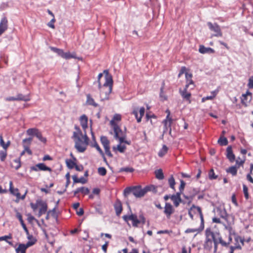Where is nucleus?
<instances>
[{
	"label": "nucleus",
	"mask_w": 253,
	"mask_h": 253,
	"mask_svg": "<svg viewBox=\"0 0 253 253\" xmlns=\"http://www.w3.org/2000/svg\"><path fill=\"white\" fill-rule=\"evenodd\" d=\"M208 25L209 27V29L211 31H212L215 33L214 34L212 35L211 36V37H212L213 36L216 37H222V34L220 28L218 25H217L216 23L212 24L211 22H208Z\"/></svg>",
	"instance_id": "5"
},
{
	"label": "nucleus",
	"mask_w": 253,
	"mask_h": 253,
	"mask_svg": "<svg viewBox=\"0 0 253 253\" xmlns=\"http://www.w3.org/2000/svg\"><path fill=\"white\" fill-rule=\"evenodd\" d=\"M88 137L86 135V132H85L84 134V139L75 140V148L80 152H84L86 149V147L88 144Z\"/></svg>",
	"instance_id": "4"
},
{
	"label": "nucleus",
	"mask_w": 253,
	"mask_h": 253,
	"mask_svg": "<svg viewBox=\"0 0 253 253\" xmlns=\"http://www.w3.org/2000/svg\"><path fill=\"white\" fill-rule=\"evenodd\" d=\"M94 147L96 148V149L97 150V151L99 152V153L102 155H103L104 154H103V152L102 151V150H101V149L100 148V147L99 146V145L97 144V143H95V145H94Z\"/></svg>",
	"instance_id": "58"
},
{
	"label": "nucleus",
	"mask_w": 253,
	"mask_h": 253,
	"mask_svg": "<svg viewBox=\"0 0 253 253\" xmlns=\"http://www.w3.org/2000/svg\"><path fill=\"white\" fill-rule=\"evenodd\" d=\"M105 75V82L103 85L99 87L100 88V99L101 101L109 99V96L112 90L113 80L112 76L108 74L107 70H104Z\"/></svg>",
	"instance_id": "1"
},
{
	"label": "nucleus",
	"mask_w": 253,
	"mask_h": 253,
	"mask_svg": "<svg viewBox=\"0 0 253 253\" xmlns=\"http://www.w3.org/2000/svg\"><path fill=\"white\" fill-rule=\"evenodd\" d=\"M252 99V93L247 91L246 94H243L241 97L242 103L247 106Z\"/></svg>",
	"instance_id": "11"
},
{
	"label": "nucleus",
	"mask_w": 253,
	"mask_h": 253,
	"mask_svg": "<svg viewBox=\"0 0 253 253\" xmlns=\"http://www.w3.org/2000/svg\"><path fill=\"white\" fill-rule=\"evenodd\" d=\"M220 215L222 218L224 219L227 222H230V223H231V219L233 218L231 215L227 214L225 209L220 210Z\"/></svg>",
	"instance_id": "21"
},
{
	"label": "nucleus",
	"mask_w": 253,
	"mask_h": 253,
	"mask_svg": "<svg viewBox=\"0 0 253 253\" xmlns=\"http://www.w3.org/2000/svg\"><path fill=\"white\" fill-rule=\"evenodd\" d=\"M192 74L191 73H185V79L186 81V84L185 85L186 88H188L190 85L192 86L191 88H193L194 87V84L192 80Z\"/></svg>",
	"instance_id": "16"
},
{
	"label": "nucleus",
	"mask_w": 253,
	"mask_h": 253,
	"mask_svg": "<svg viewBox=\"0 0 253 253\" xmlns=\"http://www.w3.org/2000/svg\"><path fill=\"white\" fill-rule=\"evenodd\" d=\"M9 142L7 144H5L2 136L0 135V145L3 148V149H6V148L9 146Z\"/></svg>",
	"instance_id": "41"
},
{
	"label": "nucleus",
	"mask_w": 253,
	"mask_h": 253,
	"mask_svg": "<svg viewBox=\"0 0 253 253\" xmlns=\"http://www.w3.org/2000/svg\"><path fill=\"white\" fill-rule=\"evenodd\" d=\"M16 98H17L18 101H28L30 100V97L29 96L27 95H24L22 94H19L16 96Z\"/></svg>",
	"instance_id": "31"
},
{
	"label": "nucleus",
	"mask_w": 253,
	"mask_h": 253,
	"mask_svg": "<svg viewBox=\"0 0 253 253\" xmlns=\"http://www.w3.org/2000/svg\"><path fill=\"white\" fill-rule=\"evenodd\" d=\"M138 220L140 221V223H142L143 224L145 222V218L142 214L139 215Z\"/></svg>",
	"instance_id": "57"
},
{
	"label": "nucleus",
	"mask_w": 253,
	"mask_h": 253,
	"mask_svg": "<svg viewBox=\"0 0 253 253\" xmlns=\"http://www.w3.org/2000/svg\"><path fill=\"white\" fill-rule=\"evenodd\" d=\"M155 175L158 179H163L164 178V174L162 170L160 169L155 171Z\"/></svg>",
	"instance_id": "35"
},
{
	"label": "nucleus",
	"mask_w": 253,
	"mask_h": 253,
	"mask_svg": "<svg viewBox=\"0 0 253 253\" xmlns=\"http://www.w3.org/2000/svg\"><path fill=\"white\" fill-rule=\"evenodd\" d=\"M133 187H128L125 189L124 190V195L125 196H127L130 193H132L133 194Z\"/></svg>",
	"instance_id": "42"
},
{
	"label": "nucleus",
	"mask_w": 253,
	"mask_h": 253,
	"mask_svg": "<svg viewBox=\"0 0 253 253\" xmlns=\"http://www.w3.org/2000/svg\"><path fill=\"white\" fill-rule=\"evenodd\" d=\"M121 120V115L119 114H116L114 115V117H113V119L111 120V121H114V122H115V121H120Z\"/></svg>",
	"instance_id": "48"
},
{
	"label": "nucleus",
	"mask_w": 253,
	"mask_h": 253,
	"mask_svg": "<svg viewBox=\"0 0 253 253\" xmlns=\"http://www.w3.org/2000/svg\"><path fill=\"white\" fill-rule=\"evenodd\" d=\"M211 93L212 94V95L207 96L206 97H203L202 98V102H204V101H205L207 100H212V99H213L214 98V97L215 96V95L216 94V93L215 92V91H214V92H212Z\"/></svg>",
	"instance_id": "40"
},
{
	"label": "nucleus",
	"mask_w": 253,
	"mask_h": 253,
	"mask_svg": "<svg viewBox=\"0 0 253 253\" xmlns=\"http://www.w3.org/2000/svg\"><path fill=\"white\" fill-rule=\"evenodd\" d=\"M8 21L6 17L1 19L0 22V36L7 29Z\"/></svg>",
	"instance_id": "15"
},
{
	"label": "nucleus",
	"mask_w": 253,
	"mask_h": 253,
	"mask_svg": "<svg viewBox=\"0 0 253 253\" xmlns=\"http://www.w3.org/2000/svg\"><path fill=\"white\" fill-rule=\"evenodd\" d=\"M5 100L6 101H18V99H17V98H16V97H7Z\"/></svg>",
	"instance_id": "62"
},
{
	"label": "nucleus",
	"mask_w": 253,
	"mask_h": 253,
	"mask_svg": "<svg viewBox=\"0 0 253 253\" xmlns=\"http://www.w3.org/2000/svg\"><path fill=\"white\" fill-rule=\"evenodd\" d=\"M86 98V103L87 104L93 106L95 107L98 106V104L95 102L93 98L91 97L90 94H87Z\"/></svg>",
	"instance_id": "26"
},
{
	"label": "nucleus",
	"mask_w": 253,
	"mask_h": 253,
	"mask_svg": "<svg viewBox=\"0 0 253 253\" xmlns=\"http://www.w3.org/2000/svg\"><path fill=\"white\" fill-rule=\"evenodd\" d=\"M244 163V161H242V160L239 161L238 160H236V166H237V168H238L240 166L243 165Z\"/></svg>",
	"instance_id": "61"
},
{
	"label": "nucleus",
	"mask_w": 253,
	"mask_h": 253,
	"mask_svg": "<svg viewBox=\"0 0 253 253\" xmlns=\"http://www.w3.org/2000/svg\"><path fill=\"white\" fill-rule=\"evenodd\" d=\"M50 48L52 51L56 53L60 56H62L63 52V50L62 49L57 48L54 47H50Z\"/></svg>",
	"instance_id": "36"
},
{
	"label": "nucleus",
	"mask_w": 253,
	"mask_h": 253,
	"mask_svg": "<svg viewBox=\"0 0 253 253\" xmlns=\"http://www.w3.org/2000/svg\"><path fill=\"white\" fill-rule=\"evenodd\" d=\"M6 152L5 151H1L0 152V158L1 161H4L6 157Z\"/></svg>",
	"instance_id": "49"
},
{
	"label": "nucleus",
	"mask_w": 253,
	"mask_h": 253,
	"mask_svg": "<svg viewBox=\"0 0 253 253\" xmlns=\"http://www.w3.org/2000/svg\"><path fill=\"white\" fill-rule=\"evenodd\" d=\"M133 171V169L132 168H128V167L122 168L119 170V172L125 171V172H131Z\"/></svg>",
	"instance_id": "46"
},
{
	"label": "nucleus",
	"mask_w": 253,
	"mask_h": 253,
	"mask_svg": "<svg viewBox=\"0 0 253 253\" xmlns=\"http://www.w3.org/2000/svg\"><path fill=\"white\" fill-rule=\"evenodd\" d=\"M237 167L236 166L229 167L226 169V172L231 173L232 175L235 176L237 174Z\"/></svg>",
	"instance_id": "28"
},
{
	"label": "nucleus",
	"mask_w": 253,
	"mask_h": 253,
	"mask_svg": "<svg viewBox=\"0 0 253 253\" xmlns=\"http://www.w3.org/2000/svg\"><path fill=\"white\" fill-rule=\"evenodd\" d=\"M123 219L126 222H128L129 220L132 221V225L134 227H137L138 224L140 223L137 216L136 214L131 213L130 215H125L123 217Z\"/></svg>",
	"instance_id": "8"
},
{
	"label": "nucleus",
	"mask_w": 253,
	"mask_h": 253,
	"mask_svg": "<svg viewBox=\"0 0 253 253\" xmlns=\"http://www.w3.org/2000/svg\"><path fill=\"white\" fill-rule=\"evenodd\" d=\"M11 237L10 236H4L0 237V241H5L9 245H12V243L11 242L8 241L7 240L8 239H11Z\"/></svg>",
	"instance_id": "47"
},
{
	"label": "nucleus",
	"mask_w": 253,
	"mask_h": 253,
	"mask_svg": "<svg viewBox=\"0 0 253 253\" xmlns=\"http://www.w3.org/2000/svg\"><path fill=\"white\" fill-rule=\"evenodd\" d=\"M186 73H187L186 72V68L185 67H182L180 70L178 77H180L182 74H185Z\"/></svg>",
	"instance_id": "54"
},
{
	"label": "nucleus",
	"mask_w": 253,
	"mask_h": 253,
	"mask_svg": "<svg viewBox=\"0 0 253 253\" xmlns=\"http://www.w3.org/2000/svg\"><path fill=\"white\" fill-rule=\"evenodd\" d=\"M81 192L84 194H88L89 192V190L88 188L84 187H81Z\"/></svg>",
	"instance_id": "50"
},
{
	"label": "nucleus",
	"mask_w": 253,
	"mask_h": 253,
	"mask_svg": "<svg viewBox=\"0 0 253 253\" xmlns=\"http://www.w3.org/2000/svg\"><path fill=\"white\" fill-rule=\"evenodd\" d=\"M199 231H200V230H199L198 229L188 228L185 230V232L186 233H193V232H198Z\"/></svg>",
	"instance_id": "53"
},
{
	"label": "nucleus",
	"mask_w": 253,
	"mask_h": 253,
	"mask_svg": "<svg viewBox=\"0 0 253 253\" xmlns=\"http://www.w3.org/2000/svg\"><path fill=\"white\" fill-rule=\"evenodd\" d=\"M171 200L175 207H178L180 203L181 202L180 198V193L177 192L176 194L173 195L170 197Z\"/></svg>",
	"instance_id": "17"
},
{
	"label": "nucleus",
	"mask_w": 253,
	"mask_h": 253,
	"mask_svg": "<svg viewBox=\"0 0 253 253\" xmlns=\"http://www.w3.org/2000/svg\"><path fill=\"white\" fill-rule=\"evenodd\" d=\"M27 133L29 135H35L36 136L39 140L43 143H45L46 139L45 137L42 136V134L38 129L36 128H29L27 130Z\"/></svg>",
	"instance_id": "6"
},
{
	"label": "nucleus",
	"mask_w": 253,
	"mask_h": 253,
	"mask_svg": "<svg viewBox=\"0 0 253 253\" xmlns=\"http://www.w3.org/2000/svg\"><path fill=\"white\" fill-rule=\"evenodd\" d=\"M167 113H168L166 119L163 121V123L164 124V126L165 127L164 131L167 130L169 128V131H171L170 125L172 122V119L169 117L170 112L169 110H167Z\"/></svg>",
	"instance_id": "12"
},
{
	"label": "nucleus",
	"mask_w": 253,
	"mask_h": 253,
	"mask_svg": "<svg viewBox=\"0 0 253 253\" xmlns=\"http://www.w3.org/2000/svg\"><path fill=\"white\" fill-rule=\"evenodd\" d=\"M66 163L67 167L69 169H73L76 165V164L71 160H67L66 161Z\"/></svg>",
	"instance_id": "38"
},
{
	"label": "nucleus",
	"mask_w": 253,
	"mask_h": 253,
	"mask_svg": "<svg viewBox=\"0 0 253 253\" xmlns=\"http://www.w3.org/2000/svg\"><path fill=\"white\" fill-rule=\"evenodd\" d=\"M169 186L172 189H174L175 180L173 177L171 175L169 179Z\"/></svg>",
	"instance_id": "39"
},
{
	"label": "nucleus",
	"mask_w": 253,
	"mask_h": 253,
	"mask_svg": "<svg viewBox=\"0 0 253 253\" xmlns=\"http://www.w3.org/2000/svg\"><path fill=\"white\" fill-rule=\"evenodd\" d=\"M243 192L246 199H248L249 194L248 192V187L245 185H243Z\"/></svg>",
	"instance_id": "52"
},
{
	"label": "nucleus",
	"mask_w": 253,
	"mask_h": 253,
	"mask_svg": "<svg viewBox=\"0 0 253 253\" xmlns=\"http://www.w3.org/2000/svg\"><path fill=\"white\" fill-rule=\"evenodd\" d=\"M98 172L100 175L104 176L106 174V169L103 167L99 168Z\"/></svg>",
	"instance_id": "44"
},
{
	"label": "nucleus",
	"mask_w": 253,
	"mask_h": 253,
	"mask_svg": "<svg viewBox=\"0 0 253 253\" xmlns=\"http://www.w3.org/2000/svg\"><path fill=\"white\" fill-rule=\"evenodd\" d=\"M100 140L104 149L110 147V142L106 136H101Z\"/></svg>",
	"instance_id": "27"
},
{
	"label": "nucleus",
	"mask_w": 253,
	"mask_h": 253,
	"mask_svg": "<svg viewBox=\"0 0 253 253\" xmlns=\"http://www.w3.org/2000/svg\"><path fill=\"white\" fill-rule=\"evenodd\" d=\"M37 203L40 207L38 213V216L40 217L42 214H44L46 212L47 205L45 202L41 200H37Z\"/></svg>",
	"instance_id": "9"
},
{
	"label": "nucleus",
	"mask_w": 253,
	"mask_h": 253,
	"mask_svg": "<svg viewBox=\"0 0 253 253\" xmlns=\"http://www.w3.org/2000/svg\"><path fill=\"white\" fill-rule=\"evenodd\" d=\"M114 208L116 214L119 216L122 211V206L121 202L120 201L116 202L114 205Z\"/></svg>",
	"instance_id": "24"
},
{
	"label": "nucleus",
	"mask_w": 253,
	"mask_h": 253,
	"mask_svg": "<svg viewBox=\"0 0 253 253\" xmlns=\"http://www.w3.org/2000/svg\"><path fill=\"white\" fill-rule=\"evenodd\" d=\"M121 143H120V144L118 145L116 147H113V150H118L121 153L124 152L125 150L126 149V147L125 145H121Z\"/></svg>",
	"instance_id": "34"
},
{
	"label": "nucleus",
	"mask_w": 253,
	"mask_h": 253,
	"mask_svg": "<svg viewBox=\"0 0 253 253\" xmlns=\"http://www.w3.org/2000/svg\"><path fill=\"white\" fill-rule=\"evenodd\" d=\"M173 212V210L172 206L171 204L166 203L165 207L164 213L166 214L167 217L169 218Z\"/></svg>",
	"instance_id": "18"
},
{
	"label": "nucleus",
	"mask_w": 253,
	"mask_h": 253,
	"mask_svg": "<svg viewBox=\"0 0 253 253\" xmlns=\"http://www.w3.org/2000/svg\"><path fill=\"white\" fill-rule=\"evenodd\" d=\"M145 190H146V193L148 191H152L153 192H156V187L154 185H150L149 186H146L145 188Z\"/></svg>",
	"instance_id": "43"
},
{
	"label": "nucleus",
	"mask_w": 253,
	"mask_h": 253,
	"mask_svg": "<svg viewBox=\"0 0 253 253\" xmlns=\"http://www.w3.org/2000/svg\"><path fill=\"white\" fill-rule=\"evenodd\" d=\"M139 115H140L139 117L138 116V109H134L132 112V114L134 115V116L137 120V122L138 123H140L141 122V118L144 115L145 108L144 107L140 108L139 110Z\"/></svg>",
	"instance_id": "13"
},
{
	"label": "nucleus",
	"mask_w": 253,
	"mask_h": 253,
	"mask_svg": "<svg viewBox=\"0 0 253 253\" xmlns=\"http://www.w3.org/2000/svg\"><path fill=\"white\" fill-rule=\"evenodd\" d=\"M145 194V188L142 189L140 186L133 187V195L136 197H143Z\"/></svg>",
	"instance_id": "10"
},
{
	"label": "nucleus",
	"mask_w": 253,
	"mask_h": 253,
	"mask_svg": "<svg viewBox=\"0 0 253 253\" xmlns=\"http://www.w3.org/2000/svg\"><path fill=\"white\" fill-rule=\"evenodd\" d=\"M31 208L33 209V210L34 211H35L36 210H37L38 207H39V206L37 202L36 204L31 203Z\"/></svg>",
	"instance_id": "63"
},
{
	"label": "nucleus",
	"mask_w": 253,
	"mask_h": 253,
	"mask_svg": "<svg viewBox=\"0 0 253 253\" xmlns=\"http://www.w3.org/2000/svg\"><path fill=\"white\" fill-rule=\"evenodd\" d=\"M248 86L250 88H253V79L250 78L249 80Z\"/></svg>",
	"instance_id": "64"
},
{
	"label": "nucleus",
	"mask_w": 253,
	"mask_h": 253,
	"mask_svg": "<svg viewBox=\"0 0 253 253\" xmlns=\"http://www.w3.org/2000/svg\"><path fill=\"white\" fill-rule=\"evenodd\" d=\"M12 182L10 181L9 182V191L10 193L13 195L16 196L17 198V202H18L20 200V193L18 191V189L17 188H13L12 187Z\"/></svg>",
	"instance_id": "22"
},
{
	"label": "nucleus",
	"mask_w": 253,
	"mask_h": 253,
	"mask_svg": "<svg viewBox=\"0 0 253 253\" xmlns=\"http://www.w3.org/2000/svg\"><path fill=\"white\" fill-rule=\"evenodd\" d=\"M108 244H109V242L106 241L105 242V244H104L102 246V250L104 251V252L105 253H106V252H107V247H108Z\"/></svg>",
	"instance_id": "56"
},
{
	"label": "nucleus",
	"mask_w": 253,
	"mask_h": 253,
	"mask_svg": "<svg viewBox=\"0 0 253 253\" xmlns=\"http://www.w3.org/2000/svg\"><path fill=\"white\" fill-rule=\"evenodd\" d=\"M206 239L204 244V248L208 251H211L212 248L213 242L214 243V253H216L217 250L218 242L215 238L214 233L210 230L206 231Z\"/></svg>",
	"instance_id": "2"
},
{
	"label": "nucleus",
	"mask_w": 253,
	"mask_h": 253,
	"mask_svg": "<svg viewBox=\"0 0 253 253\" xmlns=\"http://www.w3.org/2000/svg\"><path fill=\"white\" fill-rule=\"evenodd\" d=\"M209 177L210 179H215L217 178V176L215 175L213 169L210 170L209 173Z\"/></svg>",
	"instance_id": "45"
},
{
	"label": "nucleus",
	"mask_w": 253,
	"mask_h": 253,
	"mask_svg": "<svg viewBox=\"0 0 253 253\" xmlns=\"http://www.w3.org/2000/svg\"><path fill=\"white\" fill-rule=\"evenodd\" d=\"M185 182L183 180H181V181H180V187H179V190H180V192L179 193H181L182 192V191L183 190V189L184 188V187H185Z\"/></svg>",
	"instance_id": "55"
},
{
	"label": "nucleus",
	"mask_w": 253,
	"mask_h": 253,
	"mask_svg": "<svg viewBox=\"0 0 253 253\" xmlns=\"http://www.w3.org/2000/svg\"><path fill=\"white\" fill-rule=\"evenodd\" d=\"M187 88H186V87H185L183 90L180 89V93L183 98L189 100L191 96V93L187 91Z\"/></svg>",
	"instance_id": "25"
},
{
	"label": "nucleus",
	"mask_w": 253,
	"mask_h": 253,
	"mask_svg": "<svg viewBox=\"0 0 253 253\" xmlns=\"http://www.w3.org/2000/svg\"><path fill=\"white\" fill-rule=\"evenodd\" d=\"M87 182V180L84 178V177H82L79 178L78 183H81L82 184H84Z\"/></svg>",
	"instance_id": "59"
},
{
	"label": "nucleus",
	"mask_w": 253,
	"mask_h": 253,
	"mask_svg": "<svg viewBox=\"0 0 253 253\" xmlns=\"http://www.w3.org/2000/svg\"><path fill=\"white\" fill-rule=\"evenodd\" d=\"M110 124L113 128L115 133V138L116 139H118L120 143H125L126 144H129V142L128 141L125 140L126 137V132L123 131L117 124L115 122H114V121H111L110 122Z\"/></svg>",
	"instance_id": "3"
},
{
	"label": "nucleus",
	"mask_w": 253,
	"mask_h": 253,
	"mask_svg": "<svg viewBox=\"0 0 253 253\" xmlns=\"http://www.w3.org/2000/svg\"><path fill=\"white\" fill-rule=\"evenodd\" d=\"M168 150V147L165 145H164L162 148L159 151L158 155L161 157H163L167 153Z\"/></svg>",
	"instance_id": "33"
},
{
	"label": "nucleus",
	"mask_w": 253,
	"mask_h": 253,
	"mask_svg": "<svg viewBox=\"0 0 253 253\" xmlns=\"http://www.w3.org/2000/svg\"><path fill=\"white\" fill-rule=\"evenodd\" d=\"M80 122L81 125L84 130V134L86 132V129L87 128L88 118L85 115H83L80 117Z\"/></svg>",
	"instance_id": "14"
},
{
	"label": "nucleus",
	"mask_w": 253,
	"mask_h": 253,
	"mask_svg": "<svg viewBox=\"0 0 253 253\" xmlns=\"http://www.w3.org/2000/svg\"><path fill=\"white\" fill-rule=\"evenodd\" d=\"M233 220H234V218H233L231 219L230 223V222H227V223H228L227 225L224 224L225 229L226 230H227V231H228L230 235H231L232 233H234V231H233L232 227L231 226V225L232 223H233Z\"/></svg>",
	"instance_id": "30"
},
{
	"label": "nucleus",
	"mask_w": 253,
	"mask_h": 253,
	"mask_svg": "<svg viewBox=\"0 0 253 253\" xmlns=\"http://www.w3.org/2000/svg\"><path fill=\"white\" fill-rule=\"evenodd\" d=\"M35 241H28L26 244H19L15 249L16 253H26V250L34 245Z\"/></svg>",
	"instance_id": "7"
},
{
	"label": "nucleus",
	"mask_w": 253,
	"mask_h": 253,
	"mask_svg": "<svg viewBox=\"0 0 253 253\" xmlns=\"http://www.w3.org/2000/svg\"><path fill=\"white\" fill-rule=\"evenodd\" d=\"M226 157L230 162H233L235 161V157L233 153L232 148L228 146L226 149Z\"/></svg>",
	"instance_id": "20"
},
{
	"label": "nucleus",
	"mask_w": 253,
	"mask_h": 253,
	"mask_svg": "<svg viewBox=\"0 0 253 253\" xmlns=\"http://www.w3.org/2000/svg\"><path fill=\"white\" fill-rule=\"evenodd\" d=\"M199 51L202 54L213 53L214 50L211 47H206L203 45L200 46Z\"/></svg>",
	"instance_id": "23"
},
{
	"label": "nucleus",
	"mask_w": 253,
	"mask_h": 253,
	"mask_svg": "<svg viewBox=\"0 0 253 253\" xmlns=\"http://www.w3.org/2000/svg\"><path fill=\"white\" fill-rule=\"evenodd\" d=\"M105 151L106 155H107L109 157H112V154H111L110 151V147L105 148Z\"/></svg>",
	"instance_id": "60"
},
{
	"label": "nucleus",
	"mask_w": 253,
	"mask_h": 253,
	"mask_svg": "<svg viewBox=\"0 0 253 253\" xmlns=\"http://www.w3.org/2000/svg\"><path fill=\"white\" fill-rule=\"evenodd\" d=\"M37 167H38L39 170H42V171H51V169L46 166L43 163H39L37 164Z\"/></svg>",
	"instance_id": "29"
},
{
	"label": "nucleus",
	"mask_w": 253,
	"mask_h": 253,
	"mask_svg": "<svg viewBox=\"0 0 253 253\" xmlns=\"http://www.w3.org/2000/svg\"><path fill=\"white\" fill-rule=\"evenodd\" d=\"M218 143H219L221 145H226L228 143L227 139L224 137H221L218 140Z\"/></svg>",
	"instance_id": "37"
},
{
	"label": "nucleus",
	"mask_w": 253,
	"mask_h": 253,
	"mask_svg": "<svg viewBox=\"0 0 253 253\" xmlns=\"http://www.w3.org/2000/svg\"><path fill=\"white\" fill-rule=\"evenodd\" d=\"M55 22V18H52V19L50 20V21L47 24L48 27L54 29L55 26L54 25V23Z\"/></svg>",
	"instance_id": "51"
},
{
	"label": "nucleus",
	"mask_w": 253,
	"mask_h": 253,
	"mask_svg": "<svg viewBox=\"0 0 253 253\" xmlns=\"http://www.w3.org/2000/svg\"><path fill=\"white\" fill-rule=\"evenodd\" d=\"M61 57H62L64 59H70L72 58H75V56L74 54H71L69 52H64L63 51Z\"/></svg>",
	"instance_id": "32"
},
{
	"label": "nucleus",
	"mask_w": 253,
	"mask_h": 253,
	"mask_svg": "<svg viewBox=\"0 0 253 253\" xmlns=\"http://www.w3.org/2000/svg\"><path fill=\"white\" fill-rule=\"evenodd\" d=\"M75 129L76 131H74L73 133V137L75 140L84 139V134H83L80 129L77 126H75Z\"/></svg>",
	"instance_id": "19"
}]
</instances>
